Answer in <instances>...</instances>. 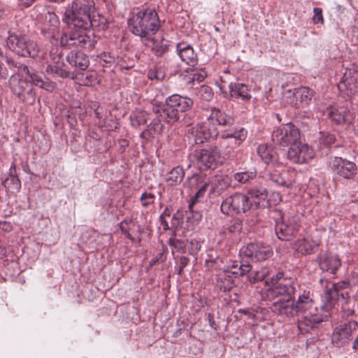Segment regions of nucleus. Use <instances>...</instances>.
I'll use <instances>...</instances> for the list:
<instances>
[{"label":"nucleus","mask_w":358,"mask_h":358,"mask_svg":"<svg viewBox=\"0 0 358 358\" xmlns=\"http://www.w3.org/2000/svg\"><path fill=\"white\" fill-rule=\"evenodd\" d=\"M270 283L271 285H273V282H279L282 280H286L285 278H283V273L281 272H278L275 275H273L270 279Z\"/></svg>","instance_id":"obj_60"},{"label":"nucleus","mask_w":358,"mask_h":358,"mask_svg":"<svg viewBox=\"0 0 358 358\" xmlns=\"http://www.w3.org/2000/svg\"><path fill=\"white\" fill-rule=\"evenodd\" d=\"M166 77V74L162 68H156L155 70H151L148 73V78L150 80H163Z\"/></svg>","instance_id":"obj_46"},{"label":"nucleus","mask_w":358,"mask_h":358,"mask_svg":"<svg viewBox=\"0 0 358 358\" xmlns=\"http://www.w3.org/2000/svg\"><path fill=\"white\" fill-rule=\"evenodd\" d=\"M67 62L73 67L85 70L90 64L88 57L80 51H71L66 56Z\"/></svg>","instance_id":"obj_23"},{"label":"nucleus","mask_w":358,"mask_h":358,"mask_svg":"<svg viewBox=\"0 0 358 358\" xmlns=\"http://www.w3.org/2000/svg\"><path fill=\"white\" fill-rule=\"evenodd\" d=\"M96 80L95 76L93 73L87 74L85 76V79L83 80V83L85 85H92V83Z\"/></svg>","instance_id":"obj_61"},{"label":"nucleus","mask_w":358,"mask_h":358,"mask_svg":"<svg viewBox=\"0 0 358 358\" xmlns=\"http://www.w3.org/2000/svg\"><path fill=\"white\" fill-rule=\"evenodd\" d=\"M231 98L241 99L243 101H250L252 96L248 87L240 83H231L229 85Z\"/></svg>","instance_id":"obj_27"},{"label":"nucleus","mask_w":358,"mask_h":358,"mask_svg":"<svg viewBox=\"0 0 358 358\" xmlns=\"http://www.w3.org/2000/svg\"><path fill=\"white\" fill-rule=\"evenodd\" d=\"M217 286L223 292L230 291L234 286L235 282L234 277L226 270L220 274L217 278Z\"/></svg>","instance_id":"obj_31"},{"label":"nucleus","mask_w":358,"mask_h":358,"mask_svg":"<svg viewBox=\"0 0 358 358\" xmlns=\"http://www.w3.org/2000/svg\"><path fill=\"white\" fill-rule=\"evenodd\" d=\"M55 70V74L62 78H72V79L74 78L73 73H71L70 71L66 70L65 69H62V68L59 67V66H57V68Z\"/></svg>","instance_id":"obj_53"},{"label":"nucleus","mask_w":358,"mask_h":358,"mask_svg":"<svg viewBox=\"0 0 358 358\" xmlns=\"http://www.w3.org/2000/svg\"><path fill=\"white\" fill-rule=\"evenodd\" d=\"M252 266L250 264L241 263L240 266L233 270H226L228 273H230L234 278H238V276L243 275L250 271Z\"/></svg>","instance_id":"obj_40"},{"label":"nucleus","mask_w":358,"mask_h":358,"mask_svg":"<svg viewBox=\"0 0 358 358\" xmlns=\"http://www.w3.org/2000/svg\"><path fill=\"white\" fill-rule=\"evenodd\" d=\"M256 177V170L238 172L234 175V180L242 184L250 182L251 180L255 179Z\"/></svg>","instance_id":"obj_36"},{"label":"nucleus","mask_w":358,"mask_h":358,"mask_svg":"<svg viewBox=\"0 0 358 358\" xmlns=\"http://www.w3.org/2000/svg\"><path fill=\"white\" fill-rule=\"evenodd\" d=\"M210 111V114L207 117V120H210L212 123L215 121L218 125L224 127H231L234 124L235 120L231 115L215 108H212Z\"/></svg>","instance_id":"obj_25"},{"label":"nucleus","mask_w":358,"mask_h":358,"mask_svg":"<svg viewBox=\"0 0 358 358\" xmlns=\"http://www.w3.org/2000/svg\"><path fill=\"white\" fill-rule=\"evenodd\" d=\"M268 177L269 180L276 185L288 187V184L287 183L280 171L276 169L269 171Z\"/></svg>","instance_id":"obj_38"},{"label":"nucleus","mask_w":358,"mask_h":358,"mask_svg":"<svg viewBox=\"0 0 358 358\" xmlns=\"http://www.w3.org/2000/svg\"><path fill=\"white\" fill-rule=\"evenodd\" d=\"M223 141H220L219 146L223 149L224 154L229 155L234 148L240 145L247 137V131L241 128L232 133L223 134Z\"/></svg>","instance_id":"obj_20"},{"label":"nucleus","mask_w":358,"mask_h":358,"mask_svg":"<svg viewBox=\"0 0 358 358\" xmlns=\"http://www.w3.org/2000/svg\"><path fill=\"white\" fill-rule=\"evenodd\" d=\"M257 152L262 160L267 164H274L278 161L276 152L266 144H260Z\"/></svg>","instance_id":"obj_30"},{"label":"nucleus","mask_w":358,"mask_h":358,"mask_svg":"<svg viewBox=\"0 0 358 358\" xmlns=\"http://www.w3.org/2000/svg\"><path fill=\"white\" fill-rule=\"evenodd\" d=\"M177 52L180 59L186 64L194 66L197 63V55L193 48L185 43L177 45Z\"/></svg>","instance_id":"obj_24"},{"label":"nucleus","mask_w":358,"mask_h":358,"mask_svg":"<svg viewBox=\"0 0 358 358\" xmlns=\"http://www.w3.org/2000/svg\"><path fill=\"white\" fill-rule=\"evenodd\" d=\"M350 286L358 285V272L353 271L348 278Z\"/></svg>","instance_id":"obj_59"},{"label":"nucleus","mask_w":358,"mask_h":358,"mask_svg":"<svg viewBox=\"0 0 358 358\" xmlns=\"http://www.w3.org/2000/svg\"><path fill=\"white\" fill-rule=\"evenodd\" d=\"M155 195L152 193L144 192L141 196V201L142 206L148 207L150 204L154 203Z\"/></svg>","instance_id":"obj_50"},{"label":"nucleus","mask_w":358,"mask_h":358,"mask_svg":"<svg viewBox=\"0 0 358 358\" xmlns=\"http://www.w3.org/2000/svg\"><path fill=\"white\" fill-rule=\"evenodd\" d=\"M184 177L185 171L183 168L180 166H178L167 173L166 180L170 185L173 186L180 184Z\"/></svg>","instance_id":"obj_33"},{"label":"nucleus","mask_w":358,"mask_h":358,"mask_svg":"<svg viewBox=\"0 0 358 358\" xmlns=\"http://www.w3.org/2000/svg\"><path fill=\"white\" fill-rule=\"evenodd\" d=\"M358 323L350 320L347 323L337 326L332 334V343L336 347H343L349 343L352 338V334L357 330Z\"/></svg>","instance_id":"obj_13"},{"label":"nucleus","mask_w":358,"mask_h":358,"mask_svg":"<svg viewBox=\"0 0 358 358\" xmlns=\"http://www.w3.org/2000/svg\"><path fill=\"white\" fill-rule=\"evenodd\" d=\"M320 282L323 284L325 282V290L322 296L323 300L326 303L327 308H332L337 301L341 297L339 292L343 289L350 286L349 280H343L337 283H333L330 281L324 280L321 278Z\"/></svg>","instance_id":"obj_17"},{"label":"nucleus","mask_w":358,"mask_h":358,"mask_svg":"<svg viewBox=\"0 0 358 358\" xmlns=\"http://www.w3.org/2000/svg\"><path fill=\"white\" fill-rule=\"evenodd\" d=\"M269 273L270 271L268 268H262L260 271H255L253 275L252 273H251L248 276L249 280L251 283H255L256 282L266 280V284L268 285L269 283L268 279H266V278Z\"/></svg>","instance_id":"obj_37"},{"label":"nucleus","mask_w":358,"mask_h":358,"mask_svg":"<svg viewBox=\"0 0 358 358\" xmlns=\"http://www.w3.org/2000/svg\"><path fill=\"white\" fill-rule=\"evenodd\" d=\"M327 116L336 124H351L355 118L347 106H331L327 108Z\"/></svg>","instance_id":"obj_21"},{"label":"nucleus","mask_w":358,"mask_h":358,"mask_svg":"<svg viewBox=\"0 0 358 358\" xmlns=\"http://www.w3.org/2000/svg\"><path fill=\"white\" fill-rule=\"evenodd\" d=\"M241 229V224L240 222L236 221L234 224L229 227V231L231 233H234L235 231H239Z\"/></svg>","instance_id":"obj_62"},{"label":"nucleus","mask_w":358,"mask_h":358,"mask_svg":"<svg viewBox=\"0 0 358 358\" xmlns=\"http://www.w3.org/2000/svg\"><path fill=\"white\" fill-rule=\"evenodd\" d=\"M331 171L338 176L350 179L357 173L355 163L339 157H334L329 162Z\"/></svg>","instance_id":"obj_19"},{"label":"nucleus","mask_w":358,"mask_h":358,"mask_svg":"<svg viewBox=\"0 0 358 358\" xmlns=\"http://www.w3.org/2000/svg\"><path fill=\"white\" fill-rule=\"evenodd\" d=\"M129 224H134L133 221L131 220H127L124 219L120 223V229L122 231V233L129 240H131L132 242H135V238L133 237L130 232L129 231V229H127V226Z\"/></svg>","instance_id":"obj_44"},{"label":"nucleus","mask_w":358,"mask_h":358,"mask_svg":"<svg viewBox=\"0 0 358 358\" xmlns=\"http://www.w3.org/2000/svg\"><path fill=\"white\" fill-rule=\"evenodd\" d=\"M4 187L11 193L18 192L21 188V182L16 173V166L14 162L12 163L8 176L2 182Z\"/></svg>","instance_id":"obj_26"},{"label":"nucleus","mask_w":358,"mask_h":358,"mask_svg":"<svg viewBox=\"0 0 358 358\" xmlns=\"http://www.w3.org/2000/svg\"><path fill=\"white\" fill-rule=\"evenodd\" d=\"M149 118V114L146 111L141 110L132 111L129 116L131 125L134 128L146 124Z\"/></svg>","instance_id":"obj_32"},{"label":"nucleus","mask_w":358,"mask_h":358,"mask_svg":"<svg viewBox=\"0 0 358 358\" xmlns=\"http://www.w3.org/2000/svg\"><path fill=\"white\" fill-rule=\"evenodd\" d=\"M38 87L48 92H52L56 88V83L49 80L48 78H45V80L43 79L42 80L41 83Z\"/></svg>","instance_id":"obj_51"},{"label":"nucleus","mask_w":358,"mask_h":358,"mask_svg":"<svg viewBox=\"0 0 358 358\" xmlns=\"http://www.w3.org/2000/svg\"><path fill=\"white\" fill-rule=\"evenodd\" d=\"M299 218L296 216L287 220L276 221L275 231L278 238L282 241H289L298 233L299 229Z\"/></svg>","instance_id":"obj_14"},{"label":"nucleus","mask_w":358,"mask_h":358,"mask_svg":"<svg viewBox=\"0 0 358 358\" xmlns=\"http://www.w3.org/2000/svg\"><path fill=\"white\" fill-rule=\"evenodd\" d=\"M295 292V285L291 280H282L279 282H273V285H271V287L268 289L267 295L273 299H279L271 305V310L276 313L275 305L277 303L282 302L286 300L294 299Z\"/></svg>","instance_id":"obj_8"},{"label":"nucleus","mask_w":358,"mask_h":358,"mask_svg":"<svg viewBox=\"0 0 358 358\" xmlns=\"http://www.w3.org/2000/svg\"><path fill=\"white\" fill-rule=\"evenodd\" d=\"M129 30L136 36L150 38L159 29V19L155 9H143L128 20Z\"/></svg>","instance_id":"obj_4"},{"label":"nucleus","mask_w":358,"mask_h":358,"mask_svg":"<svg viewBox=\"0 0 358 358\" xmlns=\"http://www.w3.org/2000/svg\"><path fill=\"white\" fill-rule=\"evenodd\" d=\"M228 184L227 182L222 177H215L210 184V193L220 194L227 188Z\"/></svg>","instance_id":"obj_35"},{"label":"nucleus","mask_w":358,"mask_h":358,"mask_svg":"<svg viewBox=\"0 0 358 358\" xmlns=\"http://www.w3.org/2000/svg\"><path fill=\"white\" fill-rule=\"evenodd\" d=\"M36 0H18V2L20 5L28 8L30 7Z\"/></svg>","instance_id":"obj_64"},{"label":"nucleus","mask_w":358,"mask_h":358,"mask_svg":"<svg viewBox=\"0 0 358 358\" xmlns=\"http://www.w3.org/2000/svg\"><path fill=\"white\" fill-rule=\"evenodd\" d=\"M336 141L335 135L330 133H324L320 138V144L324 146H330Z\"/></svg>","instance_id":"obj_48"},{"label":"nucleus","mask_w":358,"mask_h":358,"mask_svg":"<svg viewBox=\"0 0 358 358\" xmlns=\"http://www.w3.org/2000/svg\"><path fill=\"white\" fill-rule=\"evenodd\" d=\"M199 95L203 99L210 101L213 99L214 94L211 87L209 86L203 85L199 90Z\"/></svg>","instance_id":"obj_47"},{"label":"nucleus","mask_w":358,"mask_h":358,"mask_svg":"<svg viewBox=\"0 0 358 358\" xmlns=\"http://www.w3.org/2000/svg\"><path fill=\"white\" fill-rule=\"evenodd\" d=\"M193 104V100L186 96L174 94L168 96L164 104L153 107L155 117L141 133L140 137L148 140L155 134H159L164 128L163 122L169 124L177 122L180 114L190 110Z\"/></svg>","instance_id":"obj_1"},{"label":"nucleus","mask_w":358,"mask_h":358,"mask_svg":"<svg viewBox=\"0 0 358 358\" xmlns=\"http://www.w3.org/2000/svg\"><path fill=\"white\" fill-rule=\"evenodd\" d=\"M338 87L348 96L354 94L358 90V72L354 73L350 77H346L338 84Z\"/></svg>","instance_id":"obj_28"},{"label":"nucleus","mask_w":358,"mask_h":358,"mask_svg":"<svg viewBox=\"0 0 358 358\" xmlns=\"http://www.w3.org/2000/svg\"><path fill=\"white\" fill-rule=\"evenodd\" d=\"M248 194L252 198L259 199L257 202L261 204V201H266L268 196V192L266 189H252L248 191ZM254 202H256L255 201Z\"/></svg>","instance_id":"obj_43"},{"label":"nucleus","mask_w":358,"mask_h":358,"mask_svg":"<svg viewBox=\"0 0 358 358\" xmlns=\"http://www.w3.org/2000/svg\"><path fill=\"white\" fill-rule=\"evenodd\" d=\"M312 296L310 291L304 290L296 301L292 299L277 303L275 305L276 314L288 317L301 315L298 322L299 328L308 331L323 321Z\"/></svg>","instance_id":"obj_2"},{"label":"nucleus","mask_w":358,"mask_h":358,"mask_svg":"<svg viewBox=\"0 0 358 358\" xmlns=\"http://www.w3.org/2000/svg\"><path fill=\"white\" fill-rule=\"evenodd\" d=\"M169 44L168 41H162L159 42H155L152 50L155 55L162 56L169 50Z\"/></svg>","instance_id":"obj_42"},{"label":"nucleus","mask_w":358,"mask_h":358,"mask_svg":"<svg viewBox=\"0 0 358 358\" xmlns=\"http://www.w3.org/2000/svg\"><path fill=\"white\" fill-rule=\"evenodd\" d=\"M192 157L199 169H215L220 157V150L217 145H210L203 149L194 150Z\"/></svg>","instance_id":"obj_11"},{"label":"nucleus","mask_w":358,"mask_h":358,"mask_svg":"<svg viewBox=\"0 0 358 358\" xmlns=\"http://www.w3.org/2000/svg\"><path fill=\"white\" fill-rule=\"evenodd\" d=\"M201 182H203L201 181V177L198 175L193 176L189 180V186L192 188L199 187Z\"/></svg>","instance_id":"obj_56"},{"label":"nucleus","mask_w":358,"mask_h":358,"mask_svg":"<svg viewBox=\"0 0 358 358\" xmlns=\"http://www.w3.org/2000/svg\"><path fill=\"white\" fill-rule=\"evenodd\" d=\"M207 76V73L203 69H194L190 73L189 79L192 82L196 81L197 83L202 82Z\"/></svg>","instance_id":"obj_45"},{"label":"nucleus","mask_w":358,"mask_h":358,"mask_svg":"<svg viewBox=\"0 0 358 358\" xmlns=\"http://www.w3.org/2000/svg\"><path fill=\"white\" fill-rule=\"evenodd\" d=\"M314 15L313 17V22L315 24L324 22L323 15H322V10L320 8H313Z\"/></svg>","instance_id":"obj_54"},{"label":"nucleus","mask_w":358,"mask_h":358,"mask_svg":"<svg viewBox=\"0 0 358 358\" xmlns=\"http://www.w3.org/2000/svg\"><path fill=\"white\" fill-rule=\"evenodd\" d=\"M337 301H340L341 303V312L343 317H349L354 314V304L350 299L348 292H341V297Z\"/></svg>","instance_id":"obj_34"},{"label":"nucleus","mask_w":358,"mask_h":358,"mask_svg":"<svg viewBox=\"0 0 358 358\" xmlns=\"http://www.w3.org/2000/svg\"><path fill=\"white\" fill-rule=\"evenodd\" d=\"M15 66L17 69V73L22 74V76L24 73L28 76L31 71L29 69L28 66L24 64H19L18 66L15 64Z\"/></svg>","instance_id":"obj_58"},{"label":"nucleus","mask_w":358,"mask_h":358,"mask_svg":"<svg viewBox=\"0 0 358 358\" xmlns=\"http://www.w3.org/2000/svg\"><path fill=\"white\" fill-rule=\"evenodd\" d=\"M313 96V91L306 87L289 90L285 94L287 103L296 108L309 105Z\"/></svg>","instance_id":"obj_16"},{"label":"nucleus","mask_w":358,"mask_h":358,"mask_svg":"<svg viewBox=\"0 0 358 358\" xmlns=\"http://www.w3.org/2000/svg\"><path fill=\"white\" fill-rule=\"evenodd\" d=\"M189 133L196 144H201L205 141L215 139L218 136V131L210 120L197 124L191 128Z\"/></svg>","instance_id":"obj_15"},{"label":"nucleus","mask_w":358,"mask_h":358,"mask_svg":"<svg viewBox=\"0 0 358 358\" xmlns=\"http://www.w3.org/2000/svg\"><path fill=\"white\" fill-rule=\"evenodd\" d=\"M259 207V202H252L248 195L236 192L222 201L220 210L224 215L234 216Z\"/></svg>","instance_id":"obj_6"},{"label":"nucleus","mask_w":358,"mask_h":358,"mask_svg":"<svg viewBox=\"0 0 358 358\" xmlns=\"http://www.w3.org/2000/svg\"><path fill=\"white\" fill-rule=\"evenodd\" d=\"M70 30L62 33L59 43L63 47H75L92 50L95 47L96 41L87 32L90 26H80L79 24H68Z\"/></svg>","instance_id":"obj_5"},{"label":"nucleus","mask_w":358,"mask_h":358,"mask_svg":"<svg viewBox=\"0 0 358 358\" xmlns=\"http://www.w3.org/2000/svg\"><path fill=\"white\" fill-rule=\"evenodd\" d=\"M189 258H188L187 257L180 256L178 258L179 266H178V273L179 275H181L182 273L183 269L185 268V267L187 266V265L189 264Z\"/></svg>","instance_id":"obj_55"},{"label":"nucleus","mask_w":358,"mask_h":358,"mask_svg":"<svg viewBox=\"0 0 358 358\" xmlns=\"http://www.w3.org/2000/svg\"><path fill=\"white\" fill-rule=\"evenodd\" d=\"M94 9L93 0H73L66 8L63 21L66 24H79L80 26H99L96 24Z\"/></svg>","instance_id":"obj_3"},{"label":"nucleus","mask_w":358,"mask_h":358,"mask_svg":"<svg viewBox=\"0 0 358 358\" xmlns=\"http://www.w3.org/2000/svg\"><path fill=\"white\" fill-rule=\"evenodd\" d=\"M273 255L272 248L262 243H250L243 246L239 252L241 258L260 262L268 259Z\"/></svg>","instance_id":"obj_12"},{"label":"nucleus","mask_w":358,"mask_h":358,"mask_svg":"<svg viewBox=\"0 0 358 358\" xmlns=\"http://www.w3.org/2000/svg\"><path fill=\"white\" fill-rule=\"evenodd\" d=\"M11 90L20 101L29 105H33L36 100V94L34 88L27 78H19L13 75L9 80Z\"/></svg>","instance_id":"obj_10"},{"label":"nucleus","mask_w":358,"mask_h":358,"mask_svg":"<svg viewBox=\"0 0 358 358\" xmlns=\"http://www.w3.org/2000/svg\"><path fill=\"white\" fill-rule=\"evenodd\" d=\"M273 143L281 146H291L301 138L299 129L292 123H287L275 129L271 135Z\"/></svg>","instance_id":"obj_9"},{"label":"nucleus","mask_w":358,"mask_h":358,"mask_svg":"<svg viewBox=\"0 0 358 358\" xmlns=\"http://www.w3.org/2000/svg\"><path fill=\"white\" fill-rule=\"evenodd\" d=\"M169 245L176 251L181 253H185L187 251V241L176 238L169 239Z\"/></svg>","instance_id":"obj_39"},{"label":"nucleus","mask_w":358,"mask_h":358,"mask_svg":"<svg viewBox=\"0 0 358 358\" xmlns=\"http://www.w3.org/2000/svg\"><path fill=\"white\" fill-rule=\"evenodd\" d=\"M319 266L323 271L335 275L341 266V261L336 255L325 254L319 257Z\"/></svg>","instance_id":"obj_22"},{"label":"nucleus","mask_w":358,"mask_h":358,"mask_svg":"<svg viewBox=\"0 0 358 358\" xmlns=\"http://www.w3.org/2000/svg\"><path fill=\"white\" fill-rule=\"evenodd\" d=\"M314 157L313 150L306 143L299 141L289 148L287 158L294 163L303 164Z\"/></svg>","instance_id":"obj_18"},{"label":"nucleus","mask_w":358,"mask_h":358,"mask_svg":"<svg viewBox=\"0 0 358 358\" xmlns=\"http://www.w3.org/2000/svg\"><path fill=\"white\" fill-rule=\"evenodd\" d=\"M318 244L316 242L310 241L308 238L298 240L294 245V249L303 255L315 253Z\"/></svg>","instance_id":"obj_29"},{"label":"nucleus","mask_w":358,"mask_h":358,"mask_svg":"<svg viewBox=\"0 0 358 358\" xmlns=\"http://www.w3.org/2000/svg\"><path fill=\"white\" fill-rule=\"evenodd\" d=\"M201 243L196 240H191L189 242V247L188 248V252L191 255H195L201 250Z\"/></svg>","instance_id":"obj_52"},{"label":"nucleus","mask_w":358,"mask_h":358,"mask_svg":"<svg viewBox=\"0 0 358 358\" xmlns=\"http://www.w3.org/2000/svg\"><path fill=\"white\" fill-rule=\"evenodd\" d=\"M217 262V258L213 259L211 256H208V258L206 259L205 266L208 269L211 270L215 268Z\"/></svg>","instance_id":"obj_57"},{"label":"nucleus","mask_w":358,"mask_h":358,"mask_svg":"<svg viewBox=\"0 0 358 358\" xmlns=\"http://www.w3.org/2000/svg\"><path fill=\"white\" fill-rule=\"evenodd\" d=\"M7 46L13 52L22 57L42 59L43 52L38 44L25 35L10 34L7 38Z\"/></svg>","instance_id":"obj_7"},{"label":"nucleus","mask_w":358,"mask_h":358,"mask_svg":"<svg viewBox=\"0 0 358 358\" xmlns=\"http://www.w3.org/2000/svg\"><path fill=\"white\" fill-rule=\"evenodd\" d=\"M209 184L208 182H201V185L198 187V190L194 194V198L192 199V201L189 204V208L192 209L193 205L195 202H196L199 198L203 197L207 190Z\"/></svg>","instance_id":"obj_41"},{"label":"nucleus","mask_w":358,"mask_h":358,"mask_svg":"<svg viewBox=\"0 0 358 358\" xmlns=\"http://www.w3.org/2000/svg\"><path fill=\"white\" fill-rule=\"evenodd\" d=\"M0 229L5 231H10L12 230V226L9 222L6 221H0Z\"/></svg>","instance_id":"obj_63"},{"label":"nucleus","mask_w":358,"mask_h":358,"mask_svg":"<svg viewBox=\"0 0 358 358\" xmlns=\"http://www.w3.org/2000/svg\"><path fill=\"white\" fill-rule=\"evenodd\" d=\"M29 80L28 81L31 85H34L36 86H39L43 80L41 75H39L36 71L32 70L31 73L28 76Z\"/></svg>","instance_id":"obj_49"}]
</instances>
